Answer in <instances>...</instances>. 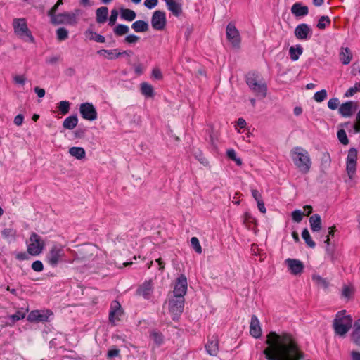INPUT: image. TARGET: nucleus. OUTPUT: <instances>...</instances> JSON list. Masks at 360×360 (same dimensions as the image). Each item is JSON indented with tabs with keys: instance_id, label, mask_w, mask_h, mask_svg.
Here are the masks:
<instances>
[{
	"instance_id": "1a4fd4ad",
	"label": "nucleus",
	"mask_w": 360,
	"mask_h": 360,
	"mask_svg": "<svg viewBox=\"0 0 360 360\" xmlns=\"http://www.w3.org/2000/svg\"><path fill=\"white\" fill-rule=\"evenodd\" d=\"M44 248V243L41 238L35 233H32L30 238V243L27 245V252L31 255H39Z\"/></svg>"
},
{
	"instance_id": "6e6d98bb",
	"label": "nucleus",
	"mask_w": 360,
	"mask_h": 360,
	"mask_svg": "<svg viewBox=\"0 0 360 360\" xmlns=\"http://www.w3.org/2000/svg\"><path fill=\"white\" fill-rule=\"evenodd\" d=\"M117 16H118L117 11L115 9L112 10L110 16L109 18V22H108V25L110 26H113L115 24Z\"/></svg>"
},
{
	"instance_id": "9b49d317",
	"label": "nucleus",
	"mask_w": 360,
	"mask_h": 360,
	"mask_svg": "<svg viewBox=\"0 0 360 360\" xmlns=\"http://www.w3.org/2000/svg\"><path fill=\"white\" fill-rule=\"evenodd\" d=\"M167 20L165 13L162 11H155L151 18L152 27L157 30H162L166 25Z\"/></svg>"
},
{
	"instance_id": "4d7b16f0",
	"label": "nucleus",
	"mask_w": 360,
	"mask_h": 360,
	"mask_svg": "<svg viewBox=\"0 0 360 360\" xmlns=\"http://www.w3.org/2000/svg\"><path fill=\"white\" fill-rule=\"evenodd\" d=\"M32 269L37 272L42 271L44 269V265L39 260L34 261L32 264Z\"/></svg>"
},
{
	"instance_id": "c756f323",
	"label": "nucleus",
	"mask_w": 360,
	"mask_h": 360,
	"mask_svg": "<svg viewBox=\"0 0 360 360\" xmlns=\"http://www.w3.org/2000/svg\"><path fill=\"white\" fill-rule=\"evenodd\" d=\"M84 35L89 40H93L98 43L105 42V38L104 36L97 34L92 30L88 29L87 30H86L84 32Z\"/></svg>"
},
{
	"instance_id": "c9c22d12",
	"label": "nucleus",
	"mask_w": 360,
	"mask_h": 360,
	"mask_svg": "<svg viewBox=\"0 0 360 360\" xmlns=\"http://www.w3.org/2000/svg\"><path fill=\"white\" fill-rule=\"evenodd\" d=\"M141 94L147 97H153L154 96V90L152 85L143 82L141 84Z\"/></svg>"
},
{
	"instance_id": "5fc2aeb1",
	"label": "nucleus",
	"mask_w": 360,
	"mask_h": 360,
	"mask_svg": "<svg viewBox=\"0 0 360 360\" xmlns=\"http://www.w3.org/2000/svg\"><path fill=\"white\" fill-rule=\"evenodd\" d=\"M354 292L352 288L347 285H344L342 288V295L343 297L349 298Z\"/></svg>"
},
{
	"instance_id": "0eeeda50",
	"label": "nucleus",
	"mask_w": 360,
	"mask_h": 360,
	"mask_svg": "<svg viewBox=\"0 0 360 360\" xmlns=\"http://www.w3.org/2000/svg\"><path fill=\"white\" fill-rule=\"evenodd\" d=\"M358 159V150L356 148L352 147L349 149L346 158V171L350 179L354 176L356 171Z\"/></svg>"
},
{
	"instance_id": "412c9836",
	"label": "nucleus",
	"mask_w": 360,
	"mask_h": 360,
	"mask_svg": "<svg viewBox=\"0 0 360 360\" xmlns=\"http://www.w3.org/2000/svg\"><path fill=\"white\" fill-rule=\"evenodd\" d=\"M250 333L254 338H258L262 335V329L259 319L255 315L251 317V322L250 326Z\"/></svg>"
},
{
	"instance_id": "dca6fc26",
	"label": "nucleus",
	"mask_w": 360,
	"mask_h": 360,
	"mask_svg": "<svg viewBox=\"0 0 360 360\" xmlns=\"http://www.w3.org/2000/svg\"><path fill=\"white\" fill-rule=\"evenodd\" d=\"M96 53L98 56H103L108 60H114L124 55L130 56L132 53V52L131 51H124L122 52H117V49H101L97 51Z\"/></svg>"
},
{
	"instance_id": "052dcab7",
	"label": "nucleus",
	"mask_w": 360,
	"mask_h": 360,
	"mask_svg": "<svg viewBox=\"0 0 360 360\" xmlns=\"http://www.w3.org/2000/svg\"><path fill=\"white\" fill-rule=\"evenodd\" d=\"M25 316V311H18L15 314L11 316L13 321H17L24 319Z\"/></svg>"
},
{
	"instance_id": "f03ea898",
	"label": "nucleus",
	"mask_w": 360,
	"mask_h": 360,
	"mask_svg": "<svg viewBox=\"0 0 360 360\" xmlns=\"http://www.w3.org/2000/svg\"><path fill=\"white\" fill-rule=\"evenodd\" d=\"M290 155L293 163L301 173L307 174L309 172L311 160L307 150L297 146L290 150Z\"/></svg>"
},
{
	"instance_id": "2f4dec72",
	"label": "nucleus",
	"mask_w": 360,
	"mask_h": 360,
	"mask_svg": "<svg viewBox=\"0 0 360 360\" xmlns=\"http://www.w3.org/2000/svg\"><path fill=\"white\" fill-rule=\"evenodd\" d=\"M69 153L78 160L84 159L86 155L85 150L82 147H71L69 149Z\"/></svg>"
},
{
	"instance_id": "c85d7f7f",
	"label": "nucleus",
	"mask_w": 360,
	"mask_h": 360,
	"mask_svg": "<svg viewBox=\"0 0 360 360\" xmlns=\"http://www.w3.org/2000/svg\"><path fill=\"white\" fill-rule=\"evenodd\" d=\"M310 227L312 231L318 232L321 229V219L318 214L311 215L309 218Z\"/></svg>"
},
{
	"instance_id": "72a5a7b5",
	"label": "nucleus",
	"mask_w": 360,
	"mask_h": 360,
	"mask_svg": "<svg viewBox=\"0 0 360 360\" xmlns=\"http://www.w3.org/2000/svg\"><path fill=\"white\" fill-rule=\"evenodd\" d=\"M302 53L303 49L300 45H297L296 47L291 46L289 49L290 58L293 61L297 60Z\"/></svg>"
},
{
	"instance_id": "9d476101",
	"label": "nucleus",
	"mask_w": 360,
	"mask_h": 360,
	"mask_svg": "<svg viewBox=\"0 0 360 360\" xmlns=\"http://www.w3.org/2000/svg\"><path fill=\"white\" fill-rule=\"evenodd\" d=\"M82 117L86 120L94 121L97 119V111L91 103H84L79 106Z\"/></svg>"
},
{
	"instance_id": "e2e57ef3",
	"label": "nucleus",
	"mask_w": 360,
	"mask_h": 360,
	"mask_svg": "<svg viewBox=\"0 0 360 360\" xmlns=\"http://www.w3.org/2000/svg\"><path fill=\"white\" fill-rule=\"evenodd\" d=\"M63 4V0H58L57 3L49 11L48 15L51 18L56 15V12L60 5Z\"/></svg>"
},
{
	"instance_id": "7ed1b4c3",
	"label": "nucleus",
	"mask_w": 360,
	"mask_h": 360,
	"mask_svg": "<svg viewBox=\"0 0 360 360\" xmlns=\"http://www.w3.org/2000/svg\"><path fill=\"white\" fill-rule=\"evenodd\" d=\"M352 326L351 316L346 314V311L342 310L337 313L333 323L335 335L344 337L350 330Z\"/></svg>"
},
{
	"instance_id": "f3484780",
	"label": "nucleus",
	"mask_w": 360,
	"mask_h": 360,
	"mask_svg": "<svg viewBox=\"0 0 360 360\" xmlns=\"http://www.w3.org/2000/svg\"><path fill=\"white\" fill-rule=\"evenodd\" d=\"M153 284L152 280L145 281L136 289V295L149 299L153 292Z\"/></svg>"
},
{
	"instance_id": "7c9ffc66",
	"label": "nucleus",
	"mask_w": 360,
	"mask_h": 360,
	"mask_svg": "<svg viewBox=\"0 0 360 360\" xmlns=\"http://www.w3.org/2000/svg\"><path fill=\"white\" fill-rule=\"evenodd\" d=\"M78 123V118L77 115H71L66 117L63 123V127L66 129H73Z\"/></svg>"
},
{
	"instance_id": "49530a36",
	"label": "nucleus",
	"mask_w": 360,
	"mask_h": 360,
	"mask_svg": "<svg viewBox=\"0 0 360 360\" xmlns=\"http://www.w3.org/2000/svg\"><path fill=\"white\" fill-rule=\"evenodd\" d=\"M312 279L314 282L316 283V284L325 288L328 286V282L326 281V279L323 278L319 275H313Z\"/></svg>"
},
{
	"instance_id": "20e7f679",
	"label": "nucleus",
	"mask_w": 360,
	"mask_h": 360,
	"mask_svg": "<svg viewBox=\"0 0 360 360\" xmlns=\"http://www.w3.org/2000/svg\"><path fill=\"white\" fill-rule=\"evenodd\" d=\"M46 261L52 267H56L60 263L67 262L63 246L53 245L46 256Z\"/></svg>"
},
{
	"instance_id": "f8f14e48",
	"label": "nucleus",
	"mask_w": 360,
	"mask_h": 360,
	"mask_svg": "<svg viewBox=\"0 0 360 360\" xmlns=\"http://www.w3.org/2000/svg\"><path fill=\"white\" fill-rule=\"evenodd\" d=\"M187 278L184 274H181L179 277L177 278L174 288V297L181 296L184 297V295L187 291Z\"/></svg>"
},
{
	"instance_id": "c03bdc74",
	"label": "nucleus",
	"mask_w": 360,
	"mask_h": 360,
	"mask_svg": "<svg viewBox=\"0 0 360 360\" xmlns=\"http://www.w3.org/2000/svg\"><path fill=\"white\" fill-rule=\"evenodd\" d=\"M57 39L59 41H63L68 37V31L64 27H60L56 30Z\"/></svg>"
},
{
	"instance_id": "4be33fe9",
	"label": "nucleus",
	"mask_w": 360,
	"mask_h": 360,
	"mask_svg": "<svg viewBox=\"0 0 360 360\" xmlns=\"http://www.w3.org/2000/svg\"><path fill=\"white\" fill-rule=\"evenodd\" d=\"M207 352L213 356H217L219 351V341L217 337H212V339L208 340L207 344L205 345Z\"/></svg>"
},
{
	"instance_id": "864d4df0",
	"label": "nucleus",
	"mask_w": 360,
	"mask_h": 360,
	"mask_svg": "<svg viewBox=\"0 0 360 360\" xmlns=\"http://www.w3.org/2000/svg\"><path fill=\"white\" fill-rule=\"evenodd\" d=\"M140 39V37L135 34H129L124 38V42L130 44L137 43Z\"/></svg>"
},
{
	"instance_id": "a19ab883",
	"label": "nucleus",
	"mask_w": 360,
	"mask_h": 360,
	"mask_svg": "<svg viewBox=\"0 0 360 360\" xmlns=\"http://www.w3.org/2000/svg\"><path fill=\"white\" fill-rule=\"evenodd\" d=\"M151 339L158 345L160 346L163 342V335L162 333L153 331L150 335Z\"/></svg>"
},
{
	"instance_id": "cd10ccee",
	"label": "nucleus",
	"mask_w": 360,
	"mask_h": 360,
	"mask_svg": "<svg viewBox=\"0 0 360 360\" xmlns=\"http://www.w3.org/2000/svg\"><path fill=\"white\" fill-rule=\"evenodd\" d=\"M351 339L355 345L360 347V319L355 321L354 323Z\"/></svg>"
},
{
	"instance_id": "4c0bfd02",
	"label": "nucleus",
	"mask_w": 360,
	"mask_h": 360,
	"mask_svg": "<svg viewBox=\"0 0 360 360\" xmlns=\"http://www.w3.org/2000/svg\"><path fill=\"white\" fill-rule=\"evenodd\" d=\"M113 32L116 36L120 37L127 34L129 32V28L127 25L119 24L115 27Z\"/></svg>"
},
{
	"instance_id": "a211bd4d",
	"label": "nucleus",
	"mask_w": 360,
	"mask_h": 360,
	"mask_svg": "<svg viewBox=\"0 0 360 360\" xmlns=\"http://www.w3.org/2000/svg\"><path fill=\"white\" fill-rule=\"evenodd\" d=\"M53 314L51 311L46 310L44 311H40L38 310L32 311L27 316V320L31 322L34 321H47L49 316Z\"/></svg>"
},
{
	"instance_id": "0e129e2a",
	"label": "nucleus",
	"mask_w": 360,
	"mask_h": 360,
	"mask_svg": "<svg viewBox=\"0 0 360 360\" xmlns=\"http://www.w3.org/2000/svg\"><path fill=\"white\" fill-rule=\"evenodd\" d=\"M158 0H145L144 6L148 9H152L158 5Z\"/></svg>"
},
{
	"instance_id": "774afa93",
	"label": "nucleus",
	"mask_w": 360,
	"mask_h": 360,
	"mask_svg": "<svg viewBox=\"0 0 360 360\" xmlns=\"http://www.w3.org/2000/svg\"><path fill=\"white\" fill-rule=\"evenodd\" d=\"M24 116L22 114L16 115L14 118L13 122L17 126H21L23 123Z\"/></svg>"
},
{
	"instance_id": "ddd939ff",
	"label": "nucleus",
	"mask_w": 360,
	"mask_h": 360,
	"mask_svg": "<svg viewBox=\"0 0 360 360\" xmlns=\"http://www.w3.org/2000/svg\"><path fill=\"white\" fill-rule=\"evenodd\" d=\"M285 263L288 266V271L292 275H300L304 271L303 263L297 259H286Z\"/></svg>"
},
{
	"instance_id": "de8ad7c7",
	"label": "nucleus",
	"mask_w": 360,
	"mask_h": 360,
	"mask_svg": "<svg viewBox=\"0 0 360 360\" xmlns=\"http://www.w3.org/2000/svg\"><path fill=\"white\" fill-rule=\"evenodd\" d=\"M327 97V92L325 89H322L319 91H317L314 95V98L316 102H322Z\"/></svg>"
},
{
	"instance_id": "338daca9",
	"label": "nucleus",
	"mask_w": 360,
	"mask_h": 360,
	"mask_svg": "<svg viewBox=\"0 0 360 360\" xmlns=\"http://www.w3.org/2000/svg\"><path fill=\"white\" fill-rule=\"evenodd\" d=\"M152 76L156 79H161L162 78V75L159 68H153L152 71Z\"/></svg>"
},
{
	"instance_id": "2eb2a0df",
	"label": "nucleus",
	"mask_w": 360,
	"mask_h": 360,
	"mask_svg": "<svg viewBox=\"0 0 360 360\" xmlns=\"http://www.w3.org/2000/svg\"><path fill=\"white\" fill-rule=\"evenodd\" d=\"M123 311L121 305L117 300L112 302L110 305V310L109 313V321L112 324L120 320V316L122 315Z\"/></svg>"
},
{
	"instance_id": "39448f33",
	"label": "nucleus",
	"mask_w": 360,
	"mask_h": 360,
	"mask_svg": "<svg viewBox=\"0 0 360 360\" xmlns=\"http://www.w3.org/2000/svg\"><path fill=\"white\" fill-rule=\"evenodd\" d=\"M12 25L14 30V33L17 36L26 41H30L31 43L34 42V38L32 36L31 31L27 27L25 18H14L13 20Z\"/></svg>"
},
{
	"instance_id": "b1692460",
	"label": "nucleus",
	"mask_w": 360,
	"mask_h": 360,
	"mask_svg": "<svg viewBox=\"0 0 360 360\" xmlns=\"http://www.w3.org/2000/svg\"><path fill=\"white\" fill-rule=\"evenodd\" d=\"M339 59L343 65H348L352 59V53L348 47H341Z\"/></svg>"
},
{
	"instance_id": "3c124183",
	"label": "nucleus",
	"mask_w": 360,
	"mask_h": 360,
	"mask_svg": "<svg viewBox=\"0 0 360 360\" xmlns=\"http://www.w3.org/2000/svg\"><path fill=\"white\" fill-rule=\"evenodd\" d=\"M257 76L255 74H249L246 77V83L249 87L253 86L254 84L258 83Z\"/></svg>"
},
{
	"instance_id": "58836bf2",
	"label": "nucleus",
	"mask_w": 360,
	"mask_h": 360,
	"mask_svg": "<svg viewBox=\"0 0 360 360\" xmlns=\"http://www.w3.org/2000/svg\"><path fill=\"white\" fill-rule=\"evenodd\" d=\"M302 237L304 240L305 243L310 248H314L316 245L315 243L311 239L309 232L307 229H304L302 232Z\"/></svg>"
},
{
	"instance_id": "f704fd0d",
	"label": "nucleus",
	"mask_w": 360,
	"mask_h": 360,
	"mask_svg": "<svg viewBox=\"0 0 360 360\" xmlns=\"http://www.w3.org/2000/svg\"><path fill=\"white\" fill-rule=\"evenodd\" d=\"M121 18L127 21H132L136 18V13L129 8H121L120 9Z\"/></svg>"
},
{
	"instance_id": "680f3d73",
	"label": "nucleus",
	"mask_w": 360,
	"mask_h": 360,
	"mask_svg": "<svg viewBox=\"0 0 360 360\" xmlns=\"http://www.w3.org/2000/svg\"><path fill=\"white\" fill-rule=\"evenodd\" d=\"M339 100L338 98H333L328 101V107L331 110H335L339 105Z\"/></svg>"
},
{
	"instance_id": "bf43d9fd",
	"label": "nucleus",
	"mask_w": 360,
	"mask_h": 360,
	"mask_svg": "<svg viewBox=\"0 0 360 360\" xmlns=\"http://www.w3.org/2000/svg\"><path fill=\"white\" fill-rule=\"evenodd\" d=\"M326 254L330 261L334 263L336 259L334 249L330 247H326Z\"/></svg>"
},
{
	"instance_id": "09e8293b",
	"label": "nucleus",
	"mask_w": 360,
	"mask_h": 360,
	"mask_svg": "<svg viewBox=\"0 0 360 360\" xmlns=\"http://www.w3.org/2000/svg\"><path fill=\"white\" fill-rule=\"evenodd\" d=\"M227 156L232 160L235 161L238 165H242V160L240 158H238L236 156V153L233 149H229L227 150Z\"/></svg>"
},
{
	"instance_id": "6e6552de",
	"label": "nucleus",
	"mask_w": 360,
	"mask_h": 360,
	"mask_svg": "<svg viewBox=\"0 0 360 360\" xmlns=\"http://www.w3.org/2000/svg\"><path fill=\"white\" fill-rule=\"evenodd\" d=\"M185 299L181 296L174 297L169 302V311L174 316L173 319H177L183 312Z\"/></svg>"
},
{
	"instance_id": "ea45409f",
	"label": "nucleus",
	"mask_w": 360,
	"mask_h": 360,
	"mask_svg": "<svg viewBox=\"0 0 360 360\" xmlns=\"http://www.w3.org/2000/svg\"><path fill=\"white\" fill-rule=\"evenodd\" d=\"M58 108L60 113L65 115L70 111V103L68 101H62L58 103Z\"/></svg>"
},
{
	"instance_id": "13d9d810",
	"label": "nucleus",
	"mask_w": 360,
	"mask_h": 360,
	"mask_svg": "<svg viewBox=\"0 0 360 360\" xmlns=\"http://www.w3.org/2000/svg\"><path fill=\"white\" fill-rule=\"evenodd\" d=\"M1 233L4 238H8L10 237H13L15 235V231L11 228H7L4 229Z\"/></svg>"
},
{
	"instance_id": "bb28decb",
	"label": "nucleus",
	"mask_w": 360,
	"mask_h": 360,
	"mask_svg": "<svg viewBox=\"0 0 360 360\" xmlns=\"http://www.w3.org/2000/svg\"><path fill=\"white\" fill-rule=\"evenodd\" d=\"M108 16V8L102 6L96 11V20L98 24H103L106 22Z\"/></svg>"
},
{
	"instance_id": "393cba45",
	"label": "nucleus",
	"mask_w": 360,
	"mask_h": 360,
	"mask_svg": "<svg viewBox=\"0 0 360 360\" xmlns=\"http://www.w3.org/2000/svg\"><path fill=\"white\" fill-rule=\"evenodd\" d=\"M291 12L296 17H302L308 14L309 8L307 6L302 5L301 3H295L291 8Z\"/></svg>"
},
{
	"instance_id": "f257e3e1",
	"label": "nucleus",
	"mask_w": 360,
	"mask_h": 360,
	"mask_svg": "<svg viewBox=\"0 0 360 360\" xmlns=\"http://www.w3.org/2000/svg\"><path fill=\"white\" fill-rule=\"evenodd\" d=\"M266 344L268 346L263 353L268 360H300L303 358V353L290 334L270 332Z\"/></svg>"
},
{
	"instance_id": "603ef678",
	"label": "nucleus",
	"mask_w": 360,
	"mask_h": 360,
	"mask_svg": "<svg viewBox=\"0 0 360 360\" xmlns=\"http://www.w3.org/2000/svg\"><path fill=\"white\" fill-rule=\"evenodd\" d=\"M304 213L300 210H296L292 212V218L295 222H300L302 220Z\"/></svg>"
},
{
	"instance_id": "4468645a",
	"label": "nucleus",
	"mask_w": 360,
	"mask_h": 360,
	"mask_svg": "<svg viewBox=\"0 0 360 360\" xmlns=\"http://www.w3.org/2000/svg\"><path fill=\"white\" fill-rule=\"evenodd\" d=\"M226 37L228 40L234 46H238L240 43V37L238 30L232 23H229L226 27Z\"/></svg>"
},
{
	"instance_id": "79ce46f5",
	"label": "nucleus",
	"mask_w": 360,
	"mask_h": 360,
	"mask_svg": "<svg viewBox=\"0 0 360 360\" xmlns=\"http://www.w3.org/2000/svg\"><path fill=\"white\" fill-rule=\"evenodd\" d=\"M330 19L328 16H321L317 23V27L320 30H323L330 25Z\"/></svg>"
},
{
	"instance_id": "e433bc0d",
	"label": "nucleus",
	"mask_w": 360,
	"mask_h": 360,
	"mask_svg": "<svg viewBox=\"0 0 360 360\" xmlns=\"http://www.w3.org/2000/svg\"><path fill=\"white\" fill-rule=\"evenodd\" d=\"M331 163L330 156L328 153H325L323 154L321 160V169L323 172L327 170Z\"/></svg>"
},
{
	"instance_id": "aec40b11",
	"label": "nucleus",
	"mask_w": 360,
	"mask_h": 360,
	"mask_svg": "<svg viewBox=\"0 0 360 360\" xmlns=\"http://www.w3.org/2000/svg\"><path fill=\"white\" fill-rule=\"evenodd\" d=\"M356 110L352 101H347L342 103L339 108V113L344 117H351Z\"/></svg>"
},
{
	"instance_id": "8fccbe9b",
	"label": "nucleus",
	"mask_w": 360,
	"mask_h": 360,
	"mask_svg": "<svg viewBox=\"0 0 360 360\" xmlns=\"http://www.w3.org/2000/svg\"><path fill=\"white\" fill-rule=\"evenodd\" d=\"M255 219L252 216L250 212H245L244 214V224L249 229L250 228V224L255 223Z\"/></svg>"
},
{
	"instance_id": "a878e982",
	"label": "nucleus",
	"mask_w": 360,
	"mask_h": 360,
	"mask_svg": "<svg viewBox=\"0 0 360 360\" xmlns=\"http://www.w3.org/2000/svg\"><path fill=\"white\" fill-rule=\"evenodd\" d=\"M166 5L168 9L176 17H179L182 13L181 5L174 0H166Z\"/></svg>"
},
{
	"instance_id": "6ab92c4d",
	"label": "nucleus",
	"mask_w": 360,
	"mask_h": 360,
	"mask_svg": "<svg viewBox=\"0 0 360 360\" xmlns=\"http://www.w3.org/2000/svg\"><path fill=\"white\" fill-rule=\"evenodd\" d=\"M295 35L300 40H306L311 34V29L306 23L298 25L295 29Z\"/></svg>"
},
{
	"instance_id": "69168bd1",
	"label": "nucleus",
	"mask_w": 360,
	"mask_h": 360,
	"mask_svg": "<svg viewBox=\"0 0 360 360\" xmlns=\"http://www.w3.org/2000/svg\"><path fill=\"white\" fill-rule=\"evenodd\" d=\"M26 78L24 75H15L13 77V81L15 83L24 85L25 83Z\"/></svg>"
},
{
	"instance_id": "a18cd8bd",
	"label": "nucleus",
	"mask_w": 360,
	"mask_h": 360,
	"mask_svg": "<svg viewBox=\"0 0 360 360\" xmlns=\"http://www.w3.org/2000/svg\"><path fill=\"white\" fill-rule=\"evenodd\" d=\"M191 243L192 248L195 250V251L197 253H198V254L202 253V247H201L199 240L198 239L197 237H192L191 239Z\"/></svg>"
},
{
	"instance_id": "37998d69",
	"label": "nucleus",
	"mask_w": 360,
	"mask_h": 360,
	"mask_svg": "<svg viewBox=\"0 0 360 360\" xmlns=\"http://www.w3.org/2000/svg\"><path fill=\"white\" fill-rule=\"evenodd\" d=\"M337 136H338L339 141L342 144H343L345 146H347L349 144V139H348L347 134L344 129H339L338 131Z\"/></svg>"
},
{
	"instance_id": "473e14b6",
	"label": "nucleus",
	"mask_w": 360,
	"mask_h": 360,
	"mask_svg": "<svg viewBox=\"0 0 360 360\" xmlns=\"http://www.w3.org/2000/svg\"><path fill=\"white\" fill-rule=\"evenodd\" d=\"M131 28L136 32H144L148 30V24L144 20H136L131 25Z\"/></svg>"
},
{
	"instance_id": "5701e85b",
	"label": "nucleus",
	"mask_w": 360,
	"mask_h": 360,
	"mask_svg": "<svg viewBox=\"0 0 360 360\" xmlns=\"http://www.w3.org/2000/svg\"><path fill=\"white\" fill-rule=\"evenodd\" d=\"M250 89L257 96L264 98L267 93V86L264 82H259L251 86Z\"/></svg>"
},
{
	"instance_id": "423d86ee",
	"label": "nucleus",
	"mask_w": 360,
	"mask_h": 360,
	"mask_svg": "<svg viewBox=\"0 0 360 360\" xmlns=\"http://www.w3.org/2000/svg\"><path fill=\"white\" fill-rule=\"evenodd\" d=\"M80 10L75 9L74 13L65 12L54 15L51 18V22L54 25L66 24L75 25L77 23V16L79 15Z\"/></svg>"
}]
</instances>
